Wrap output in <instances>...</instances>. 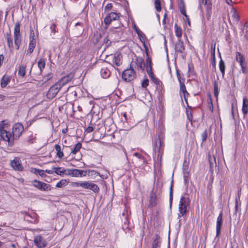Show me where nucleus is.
Listing matches in <instances>:
<instances>
[{
	"label": "nucleus",
	"instance_id": "1",
	"mask_svg": "<svg viewBox=\"0 0 248 248\" xmlns=\"http://www.w3.org/2000/svg\"><path fill=\"white\" fill-rule=\"evenodd\" d=\"M66 81L65 78H62L61 80L56 82L54 85L52 86L49 89L46 96L49 99H53L59 93L60 89L66 84Z\"/></svg>",
	"mask_w": 248,
	"mask_h": 248
},
{
	"label": "nucleus",
	"instance_id": "2",
	"mask_svg": "<svg viewBox=\"0 0 248 248\" xmlns=\"http://www.w3.org/2000/svg\"><path fill=\"white\" fill-rule=\"evenodd\" d=\"M164 146V143L161 141L160 137L158 136L157 138L155 139L154 145V151L157 153V160H161V157L163 154Z\"/></svg>",
	"mask_w": 248,
	"mask_h": 248
},
{
	"label": "nucleus",
	"instance_id": "3",
	"mask_svg": "<svg viewBox=\"0 0 248 248\" xmlns=\"http://www.w3.org/2000/svg\"><path fill=\"white\" fill-rule=\"evenodd\" d=\"M136 77V74L133 68V64H131L130 68L124 70L122 73V78L126 82L133 80Z\"/></svg>",
	"mask_w": 248,
	"mask_h": 248
},
{
	"label": "nucleus",
	"instance_id": "4",
	"mask_svg": "<svg viewBox=\"0 0 248 248\" xmlns=\"http://www.w3.org/2000/svg\"><path fill=\"white\" fill-rule=\"evenodd\" d=\"M20 24L17 22L16 23L14 28V43L16 45V49L18 50L21 44V34L20 33Z\"/></svg>",
	"mask_w": 248,
	"mask_h": 248
},
{
	"label": "nucleus",
	"instance_id": "5",
	"mask_svg": "<svg viewBox=\"0 0 248 248\" xmlns=\"http://www.w3.org/2000/svg\"><path fill=\"white\" fill-rule=\"evenodd\" d=\"M32 183L34 187L41 191L47 192L51 190V186L50 185L38 181L37 180H33Z\"/></svg>",
	"mask_w": 248,
	"mask_h": 248
},
{
	"label": "nucleus",
	"instance_id": "6",
	"mask_svg": "<svg viewBox=\"0 0 248 248\" xmlns=\"http://www.w3.org/2000/svg\"><path fill=\"white\" fill-rule=\"evenodd\" d=\"M24 130L23 125L20 123L15 124L13 127V135L14 139H18Z\"/></svg>",
	"mask_w": 248,
	"mask_h": 248
},
{
	"label": "nucleus",
	"instance_id": "7",
	"mask_svg": "<svg viewBox=\"0 0 248 248\" xmlns=\"http://www.w3.org/2000/svg\"><path fill=\"white\" fill-rule=\"evenodd\" d=\"M0 135L3 140L8 141L10 144H13L15 139L11 133L6 130H2L0 132Z\"/></svg>",
	"mask_w": 248,
	"mask_h": 248
},
{
	"label": "nucleus",
	"instance_id": "8",
	"mask_svg": "<svg viewBox=\"0 0 248 248\" xmlns=\"http://www.w3.org/2000/svg\"><path fill=\"white\" fill-rule=\"evenodd\" d=\"M34 245L38 248H44L47 245V243L43 237L40 235L34 237Z\"/></svg>",
	"mask_w": 248,
	"mask_h": 248
},
{
	"label": "nucleus",
	"instance_id": "9",
	"mask_svg": "<svg viewBox=\"0 0 248 248\" xmlns=\"http://www.w3.org/2000/svg\"><path fill=\"white\" fill-rule=\"evenodd\" d=\"M235 60L236 61L240 64L241 68L242 71L243 73H246L247 72V69L246 66L244 65V56L241 53L239 52H235Z\"/></svg>",
	"mask_w": 248,
	"mask_h": 248
},
{
	"label": "nucleus",
	"instance_id": "10",
	"mask_svg": "<svg viewBox=\"0 0 248 248\" xmlns=\"http://www.w3.org/2000/svg\"><path fill=\"white\" fill-rule=\"evenodd\" d=\"M119 17L118 14L115 12L110 13L104 20V23L107 25H109L112 21L116 20Z\"/></svg>",
	"mask_w": 248,
	"mask_h": 248
},
{
	"label": "nucleus",
	"instance_id": "11",
	"mask_svg": "<svg viewBox=\"0 0 248 248\" xmlns=\"http://www.w3.org/2000/svg\"><path fill=\"white\" fill-rule=\"evenodd\" d=\"M223 222V214L222 212L220 213L219 216L217 218V225H216V237H218L220 233L221 229V226Z\"/></svg>",
	"mask_w": 248,
	"mask_h": 248
},
{
	"label": "nucleus",
	"instance_id": "12",
	"mask_svg": "<svg viewBox=\"0 0 248 248\" xmlns=\"http://www.w3.org/2000/svg\"><path fill=\"white\" fill-rule=\"evenodd\" d=\"M11 166L16 170L21 171L23 169V167L19 161V159L17 157H15L11 162Z\"/></svg>",
	"mask_w": 248,
	"mask_h": 248
},
{
	"label": "nucleus",
	"instance_id": "13",
	"mask_svg": "<svg viewBox=\"0 0 248 248\" xmlns=\"http://www.w3.org/2000/svg\"><path fill=\"white\" fill-rule=\"evenodd\" d=\"M131 64H133V68L137 66L138 68L140 69L142 71L144 70L145 62L144 60L140 58L136 59L135 61L132 62Z\"/></svg>",
	"mask_w": 248,
	"mask_h": 248
},
{
	"label": "nucleus",
	"instance_id": "14",
	"mask_svg": "<svg viewBox=\"0 0 248 248\" xmlns=\"http://www.w3.org/2000/svg\"><path fill=\"white\" fill-rule=\"evenodd\" d=\"M112 57V62L117 66L122 63V55L120 53H116Z\"/></svg>",
	"mask_w": 248,
	"mask_h": 248
},
{
	"label": "nucleus",
	"instance_id": "15",
	"mask_svg": "<svg viewBox=\"0 0 248 248\" xmlns=\"http://www.w3.org/2000/svg\"><path fill=\"white\" fill-rule=\"evenodd\" d=\"M184 43L180 39H178L177 42L175 45V50L176 52L182 53L185 50Z\"/></svg>",
	"mask_w": 248,
	"mask_h": 248
},
{
	"label": "nucleus",
	"instance_id": "16",
	"mask_svg": "<svg viewBox=\"0 0 248 248\" xmlns=\"http://www.w3.org/2000/svg\"><path fill=\"white\" fill-rule=\"evenodd\" d=\"M231 13L232 14V17L233 24H237L239 20V16L237 14L236 10L234 7H232L231 9Z\"/></svg>",
	"mask_w": 248,
	"mask_h": 248
},
{
	"label": "nucleus",
	"instance_id": "17",
	"mask_svg": "<svg viewBox=\"0 0 248 248\" xmlns=\"http://www.w3.org/2000/svg\"><path fill=\"white\" fill-rule=\"evenodd\" d=\"M156 204V196L155 194L152 191L151 192L150 196V204L149 206L150 207H153Z\"/></svg>",
	"mask_w": 248,
	"mask_h": 248
},
{
	"label": "nucleus",
	"instance_id": "18",
	"mask_svg": "<svg viewBox=\"0 0 248 248\" xmlns=\"http://www.w3.org/2000/svg\"><path fill=\"white\" fill-rule=\"evenodd\" d=\"M111 73L109 69L107 67H103L100 70V75L104 78H107L110 76Z\"/></svg>",
	"mask_w": 248,
	"mask_h": 248
},
{
	"label": "nucleus",
	"instance_id": "19",
	"mask_svg": "<svg viewBox=\"0 0 248 248\" xmlns=\"http://www.w3.org/2000/svg\"><path fill=\"white\" fill-rule=\"evenodd\" d=\"M54 149L56 152V156L59 159H62L63 157L64 154L61 150V146L59 144H56Z\"/></svg>",
	"mask_w": 248,
	"mask_h": 248
},
{
	"label": "nucleus",
	"instance_id": "20",
	"mask_svg": "<svg viewBox=\"0 0 248 248\" xmlns=\"http://www.w3.org/2000/svg\"><path fill=\"white\" fill-rule=\"evenodd\" d=\"M242 112L244 115L247 114L248 112V99L246 97L243 99Z\"/></svg>",
	"mask_w": 248,
	"mask_h": 248
},
{
	"label": "nucleus",
	"instance_id": "21",
	"mask_svg": "<svg viewBox=\"0 0 248 248\" xmlns=\"http://www.w3.org/2000/svg\"><path fill=\"white\" fill-rule=\"evenodd\" d=\"M26 64H21L19 65L18 75L22 78H24L26 74Z\"/></svg>",
	"mask_w": 248,
	"mask_h": 248
},
{
	"label": "nucleus",
	"instance_id": "22",
	"mask_svg": "<svg viewBox=\"0 0 248 248\" xmlns=\"http://www.w3.org/2000/svg\"><path fill=\"white\" fill-rule=\"evenodd\" d=\"M160 236L157 234L155 235V238L154 240L152 248H160Z\"/></svg>",
	"mask_w": 248,
	"mask_h": 248
},
{
	"label": "nucleus",
	"instance_id": "23",
	"mask_svg": "<svg viewBox=\"0 0 248 248\" xmlns=\"http://www.w3.org/2000/svg\"><path fill=\"white\" fill-rule=\"evenodd\" d=\"M84 171L83 170H79L78 169H73L71 170V174L72 176L74 177H81Z\"/></svg>",
	"mask_w": 248,
	"mask_h": 248
},
{
	"label": "nucleus",
	"instance_id": "24",
	"mask_svg": "<svg viewBox=\"0 0 248 248\" xmlns=\"http://www.w3.org/2000/svg\"><path fill=\"white\" fill-rule=\"evenodd\" d=\"M183 178L185 185L187 187L189 183V172L186 169H184Z\"/></svg>",
	"mask_w": 248,
	"mask_h": 248
},
{
	"label": "nucleus",
	"instance_id": "25",
	"mask_svg": "<svg viewBox=\"0 0 248 248\" xmlns=\"http://www.w3.org/2000/svg\"><path fill=\"white\" fill-rule=\"evenodd\" d=\"M187 206L182 205V204H179V213L178 214L179 217L183 216L186 213V207Z\"/></svg>",
	"mask_w": 248,
	"mask_h": 248
},
{
	"label": "nucleus",
	"instance_id": "26",
	"mask_svg": "<svg viewBox=\"0 0 248 248\" xmlns=\"http://www.w3.org/2000/svg\"><path fill=\"white\" fill-rule=\"evenodd\" d=\"M152 62L150 59L148 58L146 59V71L148 74V75H150L151 73H153L152 71Z\"/></svg>",
	"mask_w": 248,
	"mask_h": 248
},
{
	"label": "nucleus",
	"instance_id": "27",
	"mask_svg": "<svg viewBox=\"0 0 248 248\" xmlns=\"http://www.w3.org/2000/svg\"><path fill=\"white\" fill-rule=\"evenodd\" d=\"M37 65L41 72L45 67L46 62L45 59L43 58L40 59L37 62Z\"/></svg>",
	"mask_w": 248,
	"mask_h": 248
},
{
	"label": "nucleus",
	"instance_id": "28",
	"mask_svg": "<svg viewBox=\"0 0 248 248\" xmlns=\"http://www.w3.org/2000/svg\"><path fill=\"white\" fill-rule=\"evenodd\" d=\"M52 169L54 170V173L59 175H62L66 171V170L63 168L61 167H54Z\"/></svg>",
	"mask_w": 248,
	"mask_h": 248
},
{
	"label": "nucleus",
	"instance_id": "29",
	"mask_svg": "<svg viewBox=\"0 0 248 248\" xmlns=\"http://www.w3.org/2000/svg\"><path fill=\"white\" fill-rule=\"evenodd\" d=\"M9 81H10V78L8 77L4 76L1 80L0 85H1V88L5 87L7 85V84L9 82Z\"/></svg>",
	"mask_w": 248,
	"mask_h": 248
},
{
	"label": "nucleus",
	"instance_id": "30",
	"mask_svg": "<svg viewBox=\"0 0 248 248\" xmlns=\"http://www.w3.org/2000/svg\"><path fill=\"white\" fill-rule=\"evenodd\" d=\"M190 201L187 197L182 196L180 199L179 204L182 205L188 206L189 204Z\"/></svg>",
	"mask_w": 248,
	"mask_h": 248
},
{
	"label": "nucleus",
	"instance_id": "31",
	"mask_svg": "<svg viewBox=\"0 0 248 248\" xmlns=\"http://www.w3.org/2000/svg\"><path fill=\"white\" fill-rule=\"evenodd\" d=\"M174 28L175 35L178 38V39H180L182 34V29L176 24H175Z\"/></svg>",
	"mask_w": 248,
	"mask_h": 248
},
{
	"label": "nucleus",
	"instance_id": "32",
	"mask_svg": "<svg viewBox=\"0 0 248 248\" xmlns=\"http://www.w3.org/2000/svg\"><path fill=\"white\" fill-rule=\"evenodd\" d=\"M219 93V88L218 82L216 81L214 83V94L216 97H217Z\"/></svg>",
	"mask_w": 248,
	"mask_h": 248
},
{
	"label": "nucleus",
	"instance_id": "33",
	"mask_svg": "<svg viewBox=\"0 0 248 248\" xmlns=\"http://www.w3.org/2000/svg\"><path fill=\"white\" fill-rule=\"evenodd\" d=\"M219 70L222 75V77L224 76L225 74V65L224 61L221 59L219 62Z\"/></svg>",
	"mask_w": 248,
	"mask_h": 248
},
{
	"label": "nucleus",
	"instance_id": "34",
	"mask_svg": "<svg viewBox=\"0 0 248 248\" xmlns=\"http://www.w3.org/2000/svg\"><path fill=\"white\" fill-rule=\"evenodd\" d=\"M89 189L92 190L96 193H98L99 191V188L98 186L94 183L91 182Z\"/></svg>",
	"mask_w": 248,
	"mask_h": 248
},
{
	"label": "nucleus",
	"instance_id": "35",
	"mask_svg": "<svg viewBox=\"0 0 248 248\" xmlns=\"http://www.w3.org/2000/svg\"><path fill=\"white\" fill-rule=\"evenodd\" d=\"M29 45H36V39L33 31H31L30 32Z\"/></svg>",
	"mask_w": 248,
	"mask_h": 248
},
{
	"label": "nucleus",
	"instance_id": "36",
	"mask_svg": "<svg viewBox=\"0 0 248 248\" xmlns=\"http://www.w3.org/2000/svg\"><path fill=\"white\" fill-rule=\"evenodd\" d=\"M81 147H82V144L80 143H79V142L77 143L75 145L74 148L72 150L71 154H72L73 155L76 154L81 149Z\"/></svg>",
	"mask_w": 248,
	"mask_h": 248
},
{
	"label": "nucleus",
	"instance_id": "37",
	"mask_svg": "<svg viewBox=\"0 0 248 248\" xmlns=\"http://www.w3.org/2000/svg\"><path fill=\"white\" fill-rule=\"evenodd\" d=\"M68 184V182L65 179H62L58 182L56 185V187L61 188L66 186Z\"/></svg>",
	"mask_w": 248,
	"mask_h": 248
},
{
	"label": "nucleus",
	"instance_id": "38",
	"mask_svg": "<svg viewBox=\"0 0 248 248\" xmlns=\"http://www.w3.org/2000/svg\"><path fill=\"white\" fill-rule=\"evenodd\" d=\"M180 85V91L184 94L185 99L186 101V94H188V93L186 91V87L185 85V84L182 82H179Z\"/></svg>",
	"mask_w": 248,
	"mask_h": 248
},
{
	"label": "nucleus",
	"instance_id": "39",
	"mask_svg": "<svg viewBox=\"0 0 248 248\" xmlns=\"http://www.w3.org/2000/svg\"><path fill=\"white\" fill-rule=\"evenodd\" d=\"M148 76L150 77V78H151V79L152 80V81L156 85H159V83H160L159 80L157 78H155L154 76L153 73H151L150 75H149Z\"/></svg>",
	"mask_w": 248,
	"mask_h": 248
},
{
	"label": "nucleus",
	"instance_id": "40",
	"mask_svg": "<svg viewBox=\"0 0 248 248\" xmlns=\"http://www.w3.org/2000/svg\"><path fill=\"white\" fill-rule=\"evenodd\" d=\"M172 186H173V180L171 182V185L170 188V194H169V202L170 206L171 205L172 202Z\"/></svg>",
	"mask_w": 248,
	"mask_h": 248
},
{
	"label": "nucleus",
	"instance_id": "41",
	"mask_svg": "<svg viewBox=\"0 0 248 248\" xmlns=\"http://www.w3.org/2000/svg\"><path fill=\"white\" fill-rule=\"evenodd\" d=\"M53 76V74L50 73L48 74L47 75L45 76L43 78V81H44V82L45 83L47 82V81L49 80L50 79L52 78Z\"/></svg>",
	"mask_w": 248,
	"mask_h": 248
},
{
	"label": "nucleus",
	"instance_id": "42",
	"mask_svg": "<svg viewBox=\"0 0 248 248\" xmlns=\"http://www.w3.org/2000/svg\"><path fill=\"white\" fill-rule=\"evenodd\" d=\"M155 5L156 11L157 12H160L161 9L160 0H155Z\"/></svg>",
	"mask_w": 248,
	"mask_h": 248
},
{
	"label": "nucleus",
	"instance_id": "43",
	"mask_svg": "<svg viewBox=\"0 0 248 248\" xmlns=\"http://www.w3.org/2000/svg\"><path fill=\"white\" fill-rule=\"evenodd\" d=\"M57 24L55 23H53L50 26V29L52 33H55L58 32V30H56Z\"/></svg>",
	"mask_w": 248,
	"mask_h": 248
},
{
	"label": "nucleus",
	"instance_id": "44",
	"mask_svg": "<svg viewBox=\"0 0 248 248\" xmlns=\"http://www.w3.org/2000/svg\"><path fill=\"white\" fill-rule=\"evenodd\" d=\"M7 41L8 47L10 48V50L12 51L14 47L12 38H7Z\"/></svg>",
	"mask_w": 248,
	"mask_h": 248
},
{
	"label": "nucleus",
	"instance_id": "45",
	"mask_svg": "<svg viewBox=\"0 0 248 248\" xmlns=\"http://www.w3.org/2000/svg\"><path fill=\"white\" fill-rule=\"evenodd\" d=\"M35 46L36 45H29L27 54H28L32 53L33 51L34 48L35 47Z\"/></svg>",
	"mask_w": 248,
	"mask_h": 248
},
{
	"label": "nucleus",
	"instance_id": "46",
	"mask_svg": "<svg viewBox=\"0 0 248 248\" xmlns=\"http://www.w3.org/2000/svg\"><path fill=\"white\" fill-rule=\"evenodd\" d=\"M201 137L202 141H204L206 140L207 138V130H205L201 134Z\"/></svg>",
	"mask_w": 248,
	"mask_h": 248
},
{
	"label": "nucleus",
	"instance_id": "47",
	"mask_svg": "<svg viewBox=\"0 0 248 248\" xmlns=\"http://www.w3.org/2000/svg\"><path fill=\"white\" fill-rule=\"evenodd\" d=\"M91 182L88 181L82 182V187L85 189H89Z\"/></svg>",
	"mask_w": 248,
	"mask_h": 248
},
{
	"label": "nucleus",
	"instance_id": "48",
	"mask_svg": "<svg viewBox=\"0 0 248 248\" xmlns=\"http://www.w3.org/2000/svg\"><path fill=\"white\" fill-rule=\"evenodd\" d=\"M111 41L108 37H105L104 39V44L106 47H108L111 44Z\"/></svg>",
	"mask_w": 248,
	"mask_h": 248
},
{
	"label": "nucleus",
	"instance_id": "49",
	"mask_svg": "<svg viewBox=\"0 0 248 248\" xmlns=\"http://www.w3.org/2000/svg\"><path fill=\"white\" fill-rule=\"evenodd\" d=\"M134 28L136 31V33L138 34V36L140 38V39L141 40V34H142V31H140L139 30V29H138L135 25H134Z\"/></svg>",
	"mask_w": 248,
	"mask_h": 248
},
{
	"label": "nucleus",
	"instance_id": "50",
	"mask_svg": "<svg viewBox=\"0 0 248 248\" xmlns=\"http://www.w3.org/2000/svg\"><path fill=\"white\" fill-rule=\"evenodd\" d=\"M149 84V80L147 78L144 79L141 83V86L143 88L147 87Z\"/></svg>",
	"mask_w": 248,
	"mask_h": 248
},
{
	"label": "nucleus",
	"instance_id": "51",
	"mask_svg": "<svg viewBox=\"0 0 248 248\" xmlns=\"http://www.w3.org/2000/svg\"><path fill=\"white\" fill-rule=\"evenodd\" d=\"M82 182H72V186L74 187H78L81 186L82 187Z\"/></svg>",
	"mask_w": 248,
	"mask_h": 248
},
{
	"label": "nucleus",
	"instance_id": "52",
	"mask_svg": "<svg viewBox=\"0 0 248 248\" xmlns=\"http://www.w3.org/2000/svg\"><path fill=\"white\" fill-rule=\"evenodd\" d=\"M245 29V37L248 39V23H246L244 26Z\"/></svg>",
	"mask_w": 248,
	"mask_h": 248
},
{
	"label": "nucleus",
	"instance_id": "53",
	"mask_svg": "<svg viewBox=\"0 0 248 248\" xmlns=\"http://www.w3.org/2000/svg\"><path fill=\"white\" fill-rule=\"evenodd\" d=\"M38 175L44 177H46V175L45 173V170H39V171H38Z\"/></svg>",
	"mask_w": 248,
	"mask_h": 248
},
{
	"label": "nucleus",
	"instance_id": "54",
	"mask_svg": "<svg viewBox=\"0 0 248 248\" xmlns=\"http://www.w3.org/2000/svg\"><path fill=\"white\" fill-rule=\"evenodd\" d=\"M112 7V5L111 3H108L107 4V5L105 7V11H108L110 10Z\"/></svg>",
	"mask_w": 248,
	"mask_h": 248
},
{
	"label": "nucleus",
	"instance_id": "55",
	"mask_svg": "<svg viewBox=\"0 0 248 248\" xmlns=\"http://www.w3.org/2000/svg\"><path fill=\"white\" fill-rule=\"evenodd\" d=\"M5 124H4V121H1L0 122V132L2 130H4L3 129L5 127Z\"/></svg>",
	"mask_w": 248,
	"mask_h": 248
},
{
	"label": "nucleus",
	"instance_id": "56",
	"mask_svg": "<svg viewBox=\"0 0 248 248\" xmlns=\"http://www.w3.org/2000/svg\"><path fill=\"white\" fill-rule=\"evenodd\" d=\"M176 75H177V78L179 80V82H182L181 80V74H180L179 70L178 69L176 70Z\"/></svg>",
	"mask_w": 248,
	"mask_h": 248
},
{
	"label": "nucleus",
	"instance_id": "57",
	"mask_svg": "<svg viewBox=\"0 0 248 248\" xmlns=\"http://www.w3.org/2000/svg\"><path fill=\"white\" fill-rule=\"evenodd\" d=\"M39 170V169H37L36 168H31V172L34 174H36V175H38Z\"/></svg>",
	"mask_w": 248,
	"mask_h": 248
},
{
	"label": "nucleus",
	"instance_id": "58",
	"mask_svg": "<svg viewBox=\"0 0 248 248\" xmlns=\"http://www.w3.org/2000/svg\"><path fill=\"white\" fill-rule=\"evenodd\" d=\"M93 130V128L92 126H88L86 129V131L87 133H91Z\"/></svg>",
	"mask_w": 248,
	"mask_h": 248
},
{
	"label": "nucleus",
	"instance_id": "59",
	"mask_svg": "<svg viewBox=\"0 0 248 248\" xmlns=\"http://www.w3.org/2000/svg\"><path fill=\"white\" fill-rule=\"evenodd\" d=\"M134 155L136 156L137 157H138L139 158H140V159L143 158V157L142 156V155L138 153H135L134 154Z\"/></svg>",
	"mask_w": 248,
	"mask_h": 248
},
{
	"label": "nucleus",
	"instance_id": "60",
	"mask_svg": "<svg viewBox=\"0 0 248 248\" xmlns=\"http://www.w3.org/2000/svg\"><path fill=\"white\" fill-rule=\"evenodd\" d=\"M238 208V200L237 199H236L235 201V210L236 212L237 211Z\"/></svg>",
	"mask_w": 248,
	"mask_h": 248
},
{
	"label": "nucleus",
	"instance_id": "61",
	"mask_svg": "<svg viewBox=\"0 0 248 248\" xmlns=\"http://www.w3.org/2000/svg\"><path fill=\"white\" fill-rule=\"evenodd\" d=\"M45 172H46L48 174H52L54 172V170L53 169L52 170H45Z\"/></svg>",
	"mask_w": 248,
	"mask_h": 248
},
{
	"label": "nucleus",
	"instance_id": "62",
	"mask_svg": "<svg viewBox=\"0 0 248 248\" xmlns=\"http://www.w3.org/2000/svg\"><path fill=\"white\" fill-rule=\"evenodd\" d=\"M199 2L204 5H206L207 4V0H199Z\"/></svg>",
	"mask_w": 248,
	"mask_h": 248
},
{
	"label": "nucleus",
	"instance_id": "63",
	"mask_svg": "<svg viewBox=\"0 0 248 248\" xmlns=\"http://www.w3.org/2000/svg\"><path fill=\"white\" fill-rule=\"evenodd\" d=\"M3 59H4L3 55L2 54L0 55V67L1 65V62L3 60Z\"/></svg>",
	"mask_w": 248,
	"mask_h": 248
},
{
	"label": "nucleus",
	"instance_id": "64",
	"mask_svg": "<svg viewBox=\"0 0 248 248\" xmlns=\"http://www.w3.org/2000/svg\"><path fill=\"white\" fill-rule=\"evenodd\" d=\"M6 39H7V38H12L10 32H7L6 33Z\"/></svg>",
	"mask_w": 248,
	"mask_h": 248
}]
</instances>
